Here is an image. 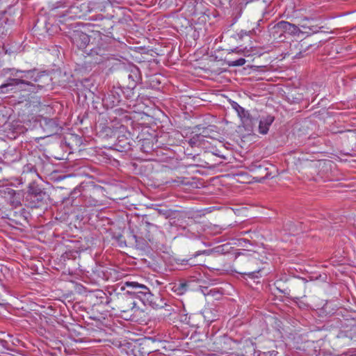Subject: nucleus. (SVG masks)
Here are the masks:
<instances>
[{
	"label": "nucleus",
	"instance_id": "nucleus-1",
	"mask_svg": "<svg viewBox=\"0 0 356 356\" xmlns=\"http://www.w3.org/2000/svg\"><path fill=\"white\" fill-rule=\"evenodd\" d=\"M7 70L10 72V76L0 86V92L2 93L25 92L26 95H24V100L29 99L31 94L41 92L49 86L51 82V77L47 72L35 68L29 70L13 68Z\"/></svg>",
	"mask_w": 356,
	"mask_h": 356
},
{
	"label": "nucleus",
	"instance_id": "nucleus-2",
	"mask_svg": "<svg viewBox=\"0 0 356 356\" xmlns=\"http://www.w3.org/2000/svg\"><path fill=\"white\" fill-rule=\"evenodd\" d=\"M124 286L130 289V290L127 291V294L136 296L141 299L143 298L144 302H149L154 308H162L165 305V302L159 295H153L149 288L144 284L136 282H126Z\"/></svg>",
	"mask_w": 356,
	"mask_h": 356
},
{
	"label": "nucleus",
	"instance_id": "nucleus-3",
	"mask_svg": "<svg viewBox=\"0 0 356 356\" xmlns=\"http://www.w3.org/2000/svg\"><path fill=\"white\" fill-rule=\"evenodd\" d=\"M270 35L275 40H283L286 34L296 36L299 35L302 30L296 25L286 21H280L276 24L269 25Z\"/></svg>",
	"mask_w": 356,
	"mask_h": 356
},
{
	"label": "nucleus",
	"instance_id": "nucleus-4",
	"mask_svg": "<svg viewBox=\"0 0 356 356\" xmlns=\"http://www.w3.org/2000/svg\"><path fill=\"white\" fill-rule=\"evenodd\" d=\"M101 27V30L94 33L95 37L92 39L94 44L89 47L88 50H86V54L92 57L99 56V58H96L97 63H102V58H108V47L103 42L102 40V24L99 25Z\"/></svg>",
	"mask_w": 356,
	"mask_h": 356
},
{
	"label": "nucleus",
	"instance_id": "nucleus-5",
	"mask_svg": "<svg viewBox=\"0 0 356 356\" xmlns=\"http://www.w3.org/2000/svg\"><path fill=\"white\" fill-rule=\"evenodd\" d=\"M101 27V30L94 33L95 37L92 39L94 44L89 47L88 50H86V54L92 57L99 56V58H96L97 63H102V58H108V47L103 42L102 40V24L99 25Z\"/></svg>",
	"mask_w": 356,
	"mask_h": 356
},
{
	"label": "nucleus",
	"instance_id": "nucleus-6",
	"mask_svg": "<svg viewBox=\"0 0 356 356\" xmlns=\"http://www.w3.org/2000/svg\"><path fill=\"white\" fill-rule=\"evenodd\" d=\"M48 195L38 186H30L25 197L27 206L31 208H39L46 204Z\"/></svg>",
	"mask_w": 356,
	"mask_h": 356
},
{
	"label": "nucleus",
	"instance_id": "nucleus-7",
	"mask_svg": "<svg viewBox=\"0 0 356 356\" xmlns=\"http://www.w3.org/2000/svg\"><path fill=\"white\" fill-rule=\"evenodd\" d=\"M69 37L72 43L79 49L88 50L89 47L94 44V42L91 41L90 36L81 30L75 29L69 32Z\"/></svg>",
	"mask_w": 356,
	"mask_h": 356
},
{
	"label": "nucleus",
	"instance_id": "nucleus-8",
	"mask_svg": "<svg viewBox=\"0 0 356 356\" xmlns=\"http://www.w3.org/2000/svg\"><path fill=\"white\" fill-rule=\"evenodd\" d=\"M43 130L49 136L58 133L60 127L53 118H44L40 122Z\"/></svg>",
	"mask_w": 356,
	"mask_h": 356
},
{
	"label": "nucleus",
	"instance_id": "nucleus-9",
	"mask_svg": "<svg viewBox=\"0 0 356 356\" xmlns=\"http://www.w3.org/2000/svg\"><path fill=\"white\" fill-rule=\"evenodd\" d=\"M21 158V152L15 148L9 147L3 154L4 162L8 165L19 161Z\"/></svg>",
	"mask_w": 356,
	"mask_h": 356
},
{
	"label": "nucleus",
	"instance_id": "nucleus-10",
	"mask_svg": "<svg viewBox=\"0 0 356 356\" xmlns=\"http://www.w3.org/2000/svg\"><path fill=\"white\" fill-rule=\"evenodd\" d=\"M313 45L307 42L306 40H300L294 46V49L296 51L294 58H301L307 54V51Z\"/></svg>",
	"mask_w": 356,
	"mask_h": 356
},
{
	"label": "nucleus",
	"instance_id": "nucleus-11",
	"mask_svg": "<svg viewBox=\"0 0 356 356\" xmlns=\"http://www.w3.org/2000/svg\"><path fill=\"white\" fill-rule=\"evenodd\" d=\"M121 100V96L119 94V92L115 90H113L110 92V93H108L103 99L104 103L107 106L110 107H113L115 106H117Z\"/></svg>",
	"mask_w": 356,
	"mask_h": 356
},
{
	"label": "nucleus",
	"instance_id": "nucleus-12",
	"mask_svg": "<svg viewBox=\"0 0 356 356\" xmlns=\"http://www.w3.org/2000/svg\"><path fill=\"white\" fill-rule=\"evenodd\" d=\"M274 120L275 118L270 115L262 116L259 120V132L261 134H266Z\"/></svg>",
	"mask_w": 356,
	"mask_h": 356
},
{
	"label": "nucleus",
	"instance_id": "nucleus-13",
	"mask_svg": "<svg viewBox=\"0 0 356 356\" xmlns=\"http://www.w3.org/2000/svg\"><path fill=\"white\" fill-rule=\"evenodd\" d=\"M197 128L199 131H200V134L203 140L204 138H213L218 134L216 131L217 127L214 125H209L206 127H202V129H200L199 127Z\"/></svg>",
	"mask_w": 356,
	"mask_h": 356
},
{
	"label": "nucleus",
	"instance_id": "nucleus-14",
	"mask_svg": "<svg viewBox=\"0 0 356 356\" xmlns=\"http://www.w3.org/2000/svg\"><path fill=\"white\" fill-rule=\"evenodd\" d=\"M232 107L237 112L238 116L243 121L248 120L250 118V113L244 108L241 106L238 103L233 102L232 103Z\"/></svg>",
	"mask_w": 356,
	"mask_h": 356
},
{
	"label": "nucleus",
	"instance_id": "nucleus-15",
	"mask_svg": "<svg viewBox=\"0 0 356 356\" xmlns=\"http://www.w3.org/2000/svg\"><path fill=\"white\" fill-rule=\"evenodd\" d=\"M308 19L307 18L303 19L300 24V26L303 29H305V31H302V33L311 34L314 33H317L318 31L319 27L314 25L308 24Z\"/></svg>",
	"mask_w": 356,
	"mask_h": 356
},
{
	"label": "nucleus",
	"instance_id": "nucleus-16",
	"mask_svg": "<svg viewBox=\"0 0 356 356\" xmlns=\"http://www.w3.org/2000/svg\"><path fill=\"white\" fill-rule=\"evenodd\" d=\"M136 303L131 298L124 299L121 302L122 312H127L130 309H133Z\"/></svg>",
	"mask_w": 356,
	"mask_h": 356
},
{
	"label": "nucleus",
	"instance_id": "nucleus-17",
	"mask_svg": "<svg viewBox=\"0 0 356 356\" xmlns=\"http://www.w3.org/2000/svg\"><path fill=\"white\" fill-rule=\"evenodd\" d=\"M204 140L200 136V133L193 136L188 141L189 145L192 147H197L202 145Z\"/></svg>",
	"mask_w": 356,
	"mask_h": 356
},
{
	"label": "nucleus",
	"instance_id": "nucleus-18",
	"mask_svg": "<svg viewBox=\"0 0 356 356\" xmlns=\"http://www.w3.org/2000/svg\"><path fill=\"white\" fill-rule=\"evenodd\" d=\"M144 226H145V229L147 231V234L145 235V237L149 240V241H151L152 240V236L150 235V232L151 231H156L157 229V227L156 225L147 221V220H144Z\"/></svg>",
	"mask_w": 356,
	"mask_h": 356
},
{
	"label": "nucleus",
	"instance_id": "nucleus-19",
	"mask_svg": "<svg viewBox=\"0 0 356 356\" xmlns=\"http://www.w3.org/2000/svg\"><path fill=\"white\" fill-rule=\"evenodd\" d=\"M137 71L136 70L135 72H133L132 74H129L128 79L131 80L132 83H129V86L131 88H134L136 85V81L135 80V78H137Z\"/></svg>",
	"mask_w": 356,
	"mask_h": 356
},
{
	"label": "nucleus",
	"instance_id": "nucleus-20",
	"mask_svg": "<svg viewBox=\"0 0 356 356\" xmlns=\"http://www.w3.org/2000/svg\"><path fill=\"white\" fill-rule=\"evenodd\" d=\"M245 63V60L243 58L237 59L236 60L230 61L229 63V66H242Z\"/></svg>",
	"mask_w": 356,
	"mask_h": 356
},
{
	"label": "nucleus",
	"instance_id": "nucleus-21",
	"mask_svg": "<svg viewBox=\"0 0 356 356\" xmlns=\"http://www.w3.org/2000/svg\"><path fill=\"white\" fill-rule=\"evenodd\" d=\"M108 28L107 29H103L104 31L106 33L107 36H110V34H111V29L113 28V25L110 22H108Z\"/></svg>",
	"mask_w": 356,
	"mask_h": 356
},
{
	"label": "nucleus",
	"instance_id": "nucleus-22",
	"mask_svg": "<svg viewBox=\"0 0 356 356\" xmlns=\"http://www.w3.org/2000/svg\"><path fill=\"white\" fill-rule=\"evenodd\" d=\"M192 260V258H190L187 260H183V264H188L189 266H195L197 265L196 264L193 263V262H191V261Z\"/></svg>",
	"mask_w": 356,
	"mask_h": 356
},
{
	"label": "nucleus",
	"instance_id": "nucleus-23",
	"mask_svg": "<svg viewBox=\"0 0 356 356\" xmlns=\"http://www.w3.org/2000/svg\"><path fill=\"white\" fill-rule=\"evenodd\" d=\"M265 353L267 355V356H277V355L278 353L275 350H271V351H268V352H265Z\"/></svg>",
	"mask_w": 356,
	"mask_h": 356
},
{
	"label": "nucleus",
	"instance_id": "nucleus-24",
	"mask_svg": "<svg viewBox=\"0 0 356 356\" xmlns=\"http://www.w3.org/2000/svg\"><path fill=\"white\" fill-rule=\"evenodd\" d=\"M90 20H97V19H102V15H98L97 16H92L90 17Z\"/></svg>",
	"mask_w": 356,
	"mask_h": 356
},
{
	"label": "nucleus",
	"instance_id": "nucleus-25",
	"mask_svg": "<svg viewBox=\"0 0 356 356\" xmlns=\"http://www.w3.org/2000/svg\"><path fill=\"white\" fill-rule=\"evenodd\" d=\"M213 154L216 156L220 157V158L225 159V156L222 154H221L220 152L218 150H216L215 152H213Z\"/></svg>",
	"mask_w": 356,
	"mask_h": 356
},
{
	"label": "nucleus",
	"instance_id": "nucleus-26",
	"mask_svg": "<svg viewBox=\"0 0 356 356\" xmlns=\"http://www.w3.org/2000/svg\"><path fill=\"white\" fill-rule=\"evenodd\" d=\"M257 354V356H267L265 352L257 351L254 352V355Z\"/></svg>",
	"mask_w": 356,
	"mask_h": 356
},
{
	"label": "nucleus",
	"instance_id": "nucleus-27",
	"mask_svg": "<svg viewBox=\"0 0 356 356\" xmlns=\"http://www.w3.org/2000/svg\"><path fill=\"white\" fill-rule=\"evenodd\" d=\"M254 272H256V270H254V271H252V272H241V274H244V275H250L252 273H254Z\"/></svg>",
	"mask_w": 356,
	"mask_h": 356
},
{
	"label": "nucleus",
	"instance_id": "nucleus-28",
	"mask_svg": "<svg viewBox=\"0 0 356 356\" xmlns=\"http://www.w3.org/2000/svg\"><path fill=\"white\" fill-rule=\"evenodd\" d=\"M200 254V252H195V254H194L193 257H196L197 256H198Z\"/></svg>",
	"mask_w": 356,
	"mask_h": 356
},
{
	"label": "nucleus",
	"instance_id": "nucleus-29",
	"mask_svg": "<svg viewBox=\"0 0 356 356\" xmlns=\"http://www.w3.org/2000/svg\"><path fill=\"white\" fill-rule=\"evenodd\" d=\"M26 168H27V169H28V170H31L32 169H33V166H31V167H30L29 165H27V166H26Z\"/></svg>",
	"mask_w": 356,
	"mask_h": 356
},
{
	"label": "nucleus",
	"instance_id": "nucleus-30",
	"mask_svg": "<svg viewBox=\"0 0 356 356\" xmlns=\"http://www.w3.org/2000/svg\"><path fill=\"white\" fill-rule=\"evenodd\" d=\"M220 2H222L223 3H225V1H227V2L230 1V0H220Z\"/></svg>",
	"mask_w": 356,
	"mask_h": 356
},
{
	"label": "nucleus",
	"instance_id": "nucleus-31",
	"mask_svg": "<svg viewBox=\"0 0 356 356\" xmlns=\"http://www.w3.org/2000/svg\"><path fill=\"white\" fill-rule=\"evenodd\" d=\"M241 254H243V253H241V252H239V253L238 254V256H240V255H241Z\"/></svg>",
	"mask_w": 356,
	"mask_h": 356
},
{
	"label": "nucleus",
	"instance_id": "nucleus-32",
	"mask_svg": "<svg viewBox=\"0 0 356 356\" xmlns=\"http://www.w3.org/2000/svg\"><path fill=\"white\" fill-rule=\"evenodd\" d=\"M143 143H144V142ZM142 147L143 149H144V144L142 145Z\"/></svg>",
	"mask_w": 356,
	"mask_h": 356
},
{
	"label": "nucleus",
	"instance_id": "nucleus-33",
	"mask_svg": "<svg viewBox=\"0 0 356 356\" xmlns=\"http://www.w3.org/2000/svg\"><path fill=\"white\" fill-rule=\"evenodd\" d=\"M353 29H355V30H356V26H355V27H354V28H353Z\"/></svg>",
	"mask_w": 356,
	"mask_h": 356
}]
</instances>
